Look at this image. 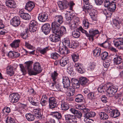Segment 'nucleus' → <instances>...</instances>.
Returning <instances> with one entry per match:
<instances>
[{
    "instance_id": "obj_1",
    "label": "nucleus",
    "mask_w": 123,
    "mask_h": 123,
    "mask_svg": "<svg viewBox=\"0 0 123 123\" xmlns=\"http://www.w3.org/2000/svg\"><path fill=\"white\" fill-rule=\"evenodd\" d=\"M51 30L52 33L55 34L50 35L49 38L51 41L54 43L60 41L61 37L66 31L65 27L62 26L60 27L59 25L56 22L52 23Z\"/></svg>"
},
{
    "instance_id": "obj_2",
    "label": "nucleus",
    "mask_w": 123,
    "mask_h": 123,
    "mask_svg": "<svg viewBox=\"0 0 123 123\" xmlns=\"http://www.w3.org/2000/svg\"><path fill=\"white\" fill-rule=\"evenodd\" d=\"M79 30L80 31L82 32L85 34L86 36L88 37V39L90 41L91 39L92 40V41L94 40V37L95 35L98 34L99 33V31L97 30H90L89 31V34L87 32L86 30H84L81 26L79 28Z\"/></svg>"
},
{
    "instance_id": "obj_3",
    "label": "nucleus",
    "mask_w": 123,
    "mask_h": 123,
    "mask_svg": "<svg viewBox=\"0 0 123 123\" xmlns=\"http://www.w3.org/2000/svg\"><path fill=\"white\" fill-rule=\"evenodd\" d=\"M116 8L115 3L112 1L111 4L110 6L108 8L107 10L105 9L103 11V13L106 17H110L112 15V12L115 11Z\"/></svg>"
},
{
    "instance_id": "obj_4",
    "label": "nucleus",
    "mask_w": 123,
    "mask_h": 123,
    "mask_svg": "<svg viewBox=\"0 0 123 123\" xmlns=\"http://www.w3.org/2000/svg\"><path fill=\"white\" fill-rule=\"evenodd\" d=\"M105 110L106 112L109 114L111 117L113 118H116L120 115V113L118 110L112 109L109 107H106Z\"/></svg>"
},
{
    "instance_id": "obj_5",
    "label": "nucleus",
    "mask_w": 123,
    "mask_h": 123,
    "mask_svg": "<svg viewBox=\"0 0 123 123\" xmlns=\"http://www.w3.org/2000/svg\"><path fill=\"white\" fill-rule=\"evenodd\" d=\"M34 71L32 70L30 75H36L42 71L40 64L38 62L35 63L33 65Z\"/></svg>"
},
{
    "instance_id": "obj_6",
    "label": "nucleus",
    "mask_w": 123,
    "mask_h": 123,
    "mask_svg": "<svg viewBox=\"0 0 123 123\" xmlns=\"http://www.w3.org/2000/svg\"><path fill=\"white\" fill-rule=\"evenodd\" d=\"M90 110L87 108H84L82 110V113H84V117L85 118L88 119L90 117H94L96 115V113L94 112L90 111Z\"/></svg>"
},
{
    "instance_id": "obj_7",
    "label": "nucleus",
    "mask_w": 123,
    "mask_h": 123,
    "mask_svg": "<svg viewBox=\"0 0 123 123\" xmlns=\"http://www.w3.org/2000/svg\"><path fill=\"white\" fill-rule=\"evenodd\" d=\"M65 120L67 123H77V119L75 116L70 114L65 115Z\"/></svg>"
},
{
    "instance_id": "obj_8",
    "label": "nucleus",
    "mask_w": 123,
    "mask_h": 123,
    "mask_svg": "<svg viewBox=\"0 0 123 123\" xmlns=\"http://www.w3.org/2000/svg\"><path fill=\"white\" fill-rule=\"evenodd\" d=\"M118 89L117 86H110L107 90V93L110 97H112L117 92Z\"/></svg>"
},
{
    "instance_id": "obj_9",
    "label": "nucleus",
    "mask_w": 123,
    "mask_h": 123,
    "mask_svg": "<svg viewBox=\"0 0 123 123\" xmlns=\"http://www.w3.org/2000/svg\"><path fill=\"white\" fill-rule=\"evenodd\" d=\"M20 96L17 93L12 94L9 96V100L11 103H16L19 100Z\"/></svg>"
},
{
    "instance_id": "obj_10",
    "label": "nucleus",
    "mask_w": 123,
    "mask_h": 123,
    "mask_svg": "<svg viewBox=\"0 0 123 123\" xmlns=\"http://www.w3.org/2000/svg\"><path fill=\"white\" fill-rule=\"evenodd\" d=\"M49 106L50 108L52 109L58 106V103L56 99L54 97H50L49 99Z\"/></svg>"
},
{
    "instance_id": "obj_11",
    "label": "nucleus",
    "mask_w": 123,
    "mask_h": 123,
    "mask_svg": "<svg viewBox=\"0 0 123 123\" xmlns=\"http://www.w3.org/2000/svg\"><path fill=\"white\" fill-rule=\"evenodd\" d=\"M113 55L114 56L113 61L115 65H118L122 62V57L118 54H114Z\"/></svg>"
},
{
    "instance_id": "obj_12",
    "label": "nucleus",
    "mask_w": 123,
    "mask_h": 123,
    "mask_svg": "<svg viewBox=\"0 0 123 123\" xmlns=\"http://www.w3.org/2000/svg\"><path fill=\"white\" fill-rule=\"evenodd\" d=\"M69 111L75 115L74 116L76 117L81 119L82 117V113L79 110H77L75 108H71L69 110Z\"/></svg>"
},
{
    "instance_id": "obj_13",
    "label": "nucleus",
    "mask_w": 123,
    "mask_h": 123,
    "mask_svg": "<svg viewBox=\"0 0 123 123\" xmlns=\"http://www.w3.org/2000/svg\"><path fill=\"white\" fill-rule=\"evenodd\" d=\"M20 18L18 16H15L11 20V23L14 27H17L20 23Z\"/></svg>"
},
{
    "instance_id": "obj_14",
    "label": "nucleus",
    "mask_w": 123,
    "mask_h": 123,
    "mask_svg": "<svg viewBox=\"0 0 123 123\" xmlns=\"http://www.w3.org/2000/svg\"><path fill=\"white\" fill-rule=\"evenodd\" d=\"M42 31L45 35H47L49 33L51 28L49 24L48 23L44 24L42 27Z\"/></svg>"
},
{
    "instance_id": "obj_15",
    "label": "nucleus",
    "mask_w": 123,
    "mask_h": 123,
    "mask_svg": "<svg viewBox=\"0 0 123 123\" xmlns=\"http://www.w3.org/2000/svg\"><path fill=\"white\" fill-rule=\"evenodd\" d=\"M6 4L10 8H15L16 7V3L14 0H6Z\"/></svg>"
},
{
    "instance_id": "obj_16",
    "label": "nucleus",
    "mask_w": 123,
    "mask_h": 123,
    "mask_svg": "<svg viewBox=\"0 0 123 123\" xmlns=\"http://www.w3.org/2000/svg\"><path fill=\"white\" fill-rule=\"evenodd\" d=\"M33 114L34 116L37 119H41L43 117V114L41 113L40 109H34L33 110Z\"/></svg>"
},
{
    "instance_id": "obj_17",
    "label": "nucleus",
    "mask_w": 123,
    "mask_h": 123,
    "mask_svg": "<svg viewBox=\"0 0 123 123\" xmlns=\"http://www.w3.org/2000/svg\"><path fill=\"white\" fill-rule=\"evenodd\" d=\"M38 19L40 22H44L48 19V15L46 13H40L39 14L38 16Z\"/></svg>"
},
{
    "instance_id": "obj_18",
    "label": "nucleus",
    "mask_w": 123,
    "mask_h": 123,
    "mask_svg": "<svg viewBox=\"0 0 123 123\" xmlns=\"http://www.w3.org/2000/svg\"><path fill=\"white\" fill-rule=\"evenodd\" d=\"M62 83L64 87L67 88L70 85V82L68 77L63 76L62 78Z\"/></svg>"
},
{
    "instance_id": "obj_19",
    "label": "nucleus",
    "mask_w": 123,
    "mask_h": 123,
    "mask_svg": "<svg viewBox=\"0 0 123 123\" xmlns=\"http://www.w3.org/2000/svg\"><path fill=\"white\" fill-rule=\"evenodd\" d=\"M19 14L20 17L24 19L29 20L30 19V15L27 13H25L22 10L19 11Z\"/></svg>"
},
{
    "instance_id": "obj_20",
    "label": "nucleus",
    "mask_w": 123,
    "mask_h": 123,
    "mask_svg": "<svg viewBox=\"0 0 123 123\" xmlns=\"http://www.w3.org/2000/svg\"><path fill=\"white\" fill-rule=\"evenodd\" d=\"M33 62L29 61L25 62V67L27 69L29 75H30L32 71V65Z\"/></svg>"
},
{
    "instance_id": "obj_21",
    "label": "nucleus",
    "mask_w": 123,
    "mask_h": 123,
    "mask_svg": "<svg viewBox=\"0 0 123 123\" xmlns=\"http://www.w3.org/2000/svg\"><path fill=\"white\" fill-rule=\"evenodd\" d=\"M35 6L34 3L31 1L28 2L25 7V9L29 12L31 11Z\"/></svg>"
},
{
    "instance_id": "obj_22",
    "label": "nucleus",
    "mask_w": 123,
    "mask_h": 123,
    "mask_svg": "<svg viewBox=\"0 0 123 123\" xmlns=\"http://www.w3.org/2000/svg\"><path fill=\"white\" fill-rule=\"evenodd\" d=\"M89 12L92 19L94 20H96V11L93 9H91L89 11H87Z\"/></svg>"
},
{
    "instance_id": "obj_23",
    "label": "nucleus",
    "mask_w": 123,
    "mask_h": 123,
    "mask_svg": "<svg viewBox=\"0 0 123 123\" xmlns=\"http://www.w3.org/2000/svg\"><path fill=\"white\" fill-rule=\"evenodd\" d=\"M55 21L60 26V25L62 24L63 22V19L62 16L61 15H57L55 17Z\"/></svg>"
},
{
    "instance_id": "obj_24",
    "label": "nucleus",
    "mask_w": 123,
    "mask_h": 123,
    "mask_svg": "<svg viewBox=\"0 0 123 123\" xmlns=\"http://www.w3.org/2000/svg\"><path fill=\"white\" fill-rule=\"evenodd\" d=\"M59 51L61 55H67L69 52L66 46H65L63 48L60 47L59 49Z\"/></svg>"
},
{
    "instance_id": "obj_25",
    "label": "nucleus",
    "mask_w": 123,
    "mask_h": 123,
    "mask_svg": "<svg viewBox=\"0 0 123 123\" xmlns=\"http://www.w3.org/2000/svg\"><path fill=\"white\" fill-rule=\"evenodd\" d=\"M69 63L68 59L67 57L62 58L60 61V63L61 66L64 67Z\"/></svg>"
},
{
    "instance_id": "obj_26",
    "label": "nucleus",
    "mask_w": 123,
    "mask_h": 123,
    "mask_svg": "<svg viewBox=\"0 0 123 123\" xmlns=\"http://www.w3.org/2000/svg\"><path fill=\"white\" fill-rule=\"evenodd\" d=\"M51 86L53 88L54 91H55L59 90L61 87V86L60 84H59L58 82L56 81H53V82L52 83Z\"/></svg>"
},
{
    "instance_id": "obj_27",
    "label": "nucleus",
    "mask_w": 123,
    "mask_h": 123,
    "mask_svg": "<svg viewBox=\"0 0 123 123\" xmlns=\"http://www.w3.org/2000/svg\"><path fill=\"white\" fill-rule=\"evenodd\" d=\"M75 101L78 103L82 102L85 100L84 97L81 94L77 95L75 97Z\"/></svg>"
},
{
    "instance_id": "obj_28",
    "label": "nucleus",
    "mask_w": 123,
    "mask_h": 123,
    "mask_svg": "<svg viewBox=\"0 0 123 123\" xmlns=\"http://www.w3.org/2000/svg\"><path fill=\"white\" fill-rule=\"evenodd\" d=\"M82 64L79 63H75L74 67L76 68V70L78 72L82 74L84 73L83 71L82 70Z\"/></svg>"
},
{
    "instance_id": "obj_29",
    "label": "nucleus",
    "mask_w": 123,
    "mask_h": 123,
    "mask_svg": "<svg viewBox=\"0 0 123 123\" xmlns=\"http://www.w3.org/2000/svg\"><path fill=\"white\" fill-rule=\"evenodd\" d=\"M71 80L73 87L76 88H79L80 83L78 80L72 78Z\"/></svg>"
},
{
    "instance_id": "obj_30",
    "label": "nucleus",
    "mask_w": 123,
    "mask_h": 123,
    "mask_svg": "<svg viewBox=\"0 0 123 123\" xmlns=\"http://www.w3.org/2000/svg\"><path fill=\"white\" fill-rule=\"evenodd\" d=\"M107 86L105 85L101 84L100 85L98 89L99 92L100 93L104 92L107 90Z\"/></svg>"
},
{
    "instance_id": "obj_31",
    "label": "nucleus",
    "mask_w": 123,
    "mask_h": 123,
    "mask_svg": "<svg viewBox=\"0 0 123 123\" xmlns=\"http://www.w3.org/2000/svg\"><path fill=\"white\" fill-rule=\"evenodd\" d=\"M69 107V105L67 103L63 101H62L61 108L62 110L66 111L68 110Z\"/></svg>"
},
{
    "instance_id": "obj_32",
    "label": "nucleus",
    "mask_w": 123,
    "mask_h": 123,
    "mask_svg": "<svg viewBox=\"0 0 123 123\" xmlns=\"http://www.w3.org/2000/svg\"><path fill=\"white\" fill-rule=\"evenodd\" d=\"M118 18L117 19H114L113 21V26L115 28H117L118 29L119 28V25L121 22L119 21Z\"/></svg>"
},
{
    "instance_id": "obj_33",
    "label": "nucleus",
    "mask_w": 123,
    "mask_h": 123,
    "mask_svg": "<svg viewBox=\"0 0 123 123\" xmlns=\"http://www.w3.org/2000/svg\"><path fill=\"white\" fill-rule=\"evenodd\" d=\"M20 41V39L15 40L10 44V45L12 48L18 47Z\"/></svg>"
},
{
    "instance_id": "obj_34",
    "label": "nucleus",
    "mask_w": 123,
    "mask_h": 123,
    "mask_svg": "<svg viewBox=\"0 0 123 123\" xmlns=\"http://www.w3.org/2000/svg\"><path fill=\"white\" fill-rule=\"evenodd\" d=\"M25 117L27 120L29 121H32L34 120V116L31 113L26 114L25 115Z\"/></svg>"
},
{
    "instance_id": "obj_35",
    "label": "nucleus",
    "mask_w": 123,
    "mask_h": 123,
    "mask_svg": "<svg viewBox=\"0 0 123 123\" xmlns=\"http://www.w3.org/2000/svg\"><path fill=\"white\" fill-rule=\"evenodd\" d=\"M100 119L102 120H106L109 117L108 115L104 112H100L99 113Z\"/></svg>"
},
{
    "instance_id": "obj_36",
    "label": "nucleus",
    "mask_w": 123,
    "mask_h": 123,
    "mask_svg": "<svg viewBox=\"0 0 123 123\" xmlns=\"http://www.w3.org/2000/svg\"><path fill=\"white\" fill-rule=\"evenodd\" d=\"M13 67L11 65L8 66L7 68V73L10 76H12L14 74L13 71Z\"/></svg>"
},
{
    "instance_id": "obj_37",
    "label": "nucleus",
    "mask_w": 123,
    "mask_h": 123,
    "mask_svg": "<svg viewBox=\"0 0 123 123\" xmlns=\"http://www.w3.org/2000/svg\"><path fill=\"white\" fill-rule=\"evenodd\" d=\"M69 26L71 29H74L77 27L78 25L77 22L75 21H70L69 22Z\"/></svg>"
},
{
    "instance_id": "obj_38",
    "label": "nucleus",
    "mask_w": 123,
    "mask_h": 123,
    "mask_svg": "<svg viewBox=\"0 0 123 123\" xmlns=\"http://www.w3.org/2000/svg\"><path fill=\"white\" fill-rule=\"evenodd\" d=\"M50 49L49 46L46 47H45L42 49L40 48H38L37 50L41 54L44 55L46 54L47 52Z\"/></svg>"
},
{
    "instance_id": "obj_39",
    "label": "nucleus",
    "mask_w": 123,
    "mask_h": 123,
    "mask_svg": "<svg viewBox=\"0 0 123 123\" xmlns=\"http://www.w3.org/2000/svg\"><path fill=\"white\" fill-rule=\"evenodd\" d=\"M79 81L80 84L82 86H84L86 85L88 81L87 79L84 77H80L79 78Z\"/></svg>"
},
{
    "instance_id": "obj_40",
    "label": "nucleus",
    "mask_w": 123,
    "mask_h": 123,
    "mask_svg": "<svg viewBox=\"0 0 123 123\" xmlns=\"http://www.w3.org/2000/svg\"><path fill=\"white\" fill-rule=\"evenodd\" d=\"M101 51V49L97 47L93 51L94 55L96 57H98L100 56Z\"/></svg>"
},
{
    "instance_id": "obj_41",
    "label": "nucleus",
    "mask_w": 123,
    "mask_h": 123,
    "mask_svg": "<svg viewBox=\"0 0 123 123\" xmlns=\"http://www.w3.org/2000/svg\"><path fill=\"white\" fill-rule=\"evenodd\" d=\"M79 46L78 43L75 41H73L70 42L68 47L71 48L73 49L76 48Z\"/></svg>"
},
{
    "instance_id": "obj_42",
    "label": "nucleus",
    "mask_w": 123,
    "mask_h": 123,
    "mask_svg": "<svg viewBox=\"0 0 123 123\" xmlns=\"http://www.w3.org/2000/svg\"><path fill=\"white\" fill-rule=\"evenodd\" d=\"M114 44L119 49H123V43L120 42L119 41H117L115 42Z\"/></svg>"
},
{
    "instance_id": "obj_43",
    "label": "nucleus",
    "mask_w": 123,
    "mask_h": 123,
    "mask_svg": "<svg viewBox=\"0 0 123 123\" xmlns=\"http://www.w3.org/2000/svg\"><path fill=\"white\" fill-rule=\"evenodd\" d=\"M75 88L73 87H70L69 90L68 92H67V95L70 96L74 95L75 93Z\"/></svg>"
},
{
    "instance_id": "obj_44",
    "label": "nucleus",
    "mask_w": 123,
    "mask_h": 123,
    "mask_svg": "<svg viewBox=\"0 0 123 123\" xmlns=\"http://www.w3.org/2000/svg\"><path fill=\"white\" fill-rule=\"evenodd\" d=\"M72 35L74 38H78L80 36V32L77 30H74L72 32Z\"/></svg>"
},
{
    "instance_id": "obj_45",
    "label": "nucleus",
    "mask_w": 123,
    "mask_h": 123,
    "mask_svg": "<svg viewBox=\"0 0 123 123\" xmlns=\"http://www.w3.org/2000/svg\"><path fill=\"white\" fill-rule=\"evenodd\" d=\"M84 4L83 8L84 9L87 10L88 11L91 9L92 7V6L88 2H84Z\"/></svg>"
},
{
    "instance_id": "obj_46",
    "label": "nucleus",
    "mask_w": 123,
    "mask_h": 123,
    "mask_svg": "<svg viewBox=\"0 0 123 123\" xmlns=\"http://www.w3.org/2000/svg\"><path fill=\"white\" fill-rule=\"evenodd\" d=\"M101 56L102 60H105L108 58V53L106 51L104 52L101 54Z\"/></svg>"
},
{
    "instance_id": "obj_47",
    "label": "nucleus",
    "mask_w": 123,
    "mask_h": 123,
    "mask_svg": "<svg viewBox=\"0 0 123 123\" xmlns=\"http://www.w3.org/2000/svg\"><path fill=\"white\" fill-rule=\"evenodd\" d=\"M58 74L57 71H54V72L51 73V77L53 81H56L57 78Z\"/></svg>"
},
{
    "instance_id": "obj_48",
    "label": "nucleus",
    "mask_w": 123,
    "mask_h": 123,
    "mask_svg": "<svg viewBox=\"0 0 123 123\" xmlns=\"http://www.w3.org/2000/svg\"><path fill=\"white\" fill-rule=\"evenodd\" d=\"M50 55L51 58L55 60L57 59L60 56V55L56 52L51 53Z\"/></svg>"
},
{
    "instance_id": "obj_49",
    "label": "nucleus",
    "mask_w": 123,
    "mask_h": 123,
    "mask_svg": "<svg viewBox=\"0 0 123 123\" xmlns=\"http://www.w3.org/2000/svg\"><path fill=\"white\" fill-rule=\"evenodd\" d=\"M63 43L66 47L68 46L70 42L69 38L68 37H65L63 40Z\"/></svg>"
},
{
    "instance_id": "obj_50",
    "label": "nucleus",
    "mask_w": 123,
    "mask_h": 123,
    "mask_svg": "<svg viewBox=\"0 0 123 123\" xmlns=\"http://www.w3.org/2000/svg\"><path fill=\"white\" fill-rule=\"evenodd\" d=\"M29 100L30 102L33 105L36 106H38L39 105V103L38 100H32L31 98V99L29 98Z\"/></svg>"
},
{
    "instance_id": "obj_51",
    "label": "nucleus",
    "mask_w": 123,
    "mask_h": 123,
    "mask_svg": "<svg viewBox=\"0 0 123 123\" xmlns=\"http://www.w3.org/2000/svg\"><path fill=\"white\" fill-rule=\"evenodd\" d=\"M28 31V29L26 28L25 29V31L21 33V36L22 38L24 39H25L27 37V32Z\"/></svg>"
},
{
    "instance_id": "obj_52",
    "label": "nucleus",
    "mask_w": 123,
    "mask_h": 123,
    "mask_svg": "<svg viewBox=\"0 0 123 123\" xmlns=\"http://www.w3.org/2000/svg\"><path fill=\"white\" fill-rule=\"evenodd\" d=\"M122 95L121 93H117L114 96V98L116 99L118 102H120L122 99Z\"/></svg>"
},
{
    "instance_id": "obj_53",
    "label": "nucleus",
    "mask_w": 123,
    "mask_h": 123,
    "mask_svg": "<svg viewBox=\"0 0 123 123\" xmlns=\"http://www.w3.org/2000/svg\"><path fill=\"white\" fill-rule=\"evenodd\" d=\"M71 12H67V13L65 14V17L66 19L67 20L71 21L72 17L71 14L70 13Z\"/></svg>"
},
{
    "instance_id": "obj_54",
    "label": "nucleus",
    "mask_w": 123,
    "mask_h": 123,
    "mask_svg": "<svg viewBox=\"0 0 123 123\" xmlns=\"http://www.w3.org/2000/svg\"><path fill=\"white\" fill-rule=\"evenodd\" d=\"M54 114L53 115L54 117H55L58 120L60 119L62 117V116L61 113L57 112H54Z\"/></svg>"
},
{
    "instance_id": "obj_55",
    "label": "nucleus",
    "mask_w": 123,
    "mask_h": 123,
    "mask_svg": "<svg viewBox=\"0 0 123 123\" xmlns=\"http://www.w3.org/2000/svg\"><path fill=\"white\" fill-rule=\"evenodd\" d=\"M83 27L85 29H87L88 28L89 26V23L88 21L87 20H84L83 21Z\"/></svg>"
},
{
    "instance_id": "obj_56",
    "label": "nucleus",
    "mask_w": 123,
    "mask_h": 123,
    "mask_svg": "<svg viewBox=\"0 0 123 123\" xmlns=\"http://www.w3.org/2000/svg\"><path fill=\"white\" fill-rule=\"evenodd\" d=\"M15 119L11 117H8L7 120H6V123H15Z\"/></svg>"
},
{
    "instance_id": "obj_57",
    "label": "nucleus",
    "mask_w": 123,
    "mask_h": 123,
    "mask_svg": "<svg viewBox=\"0 0 123 123\" xmlns=\"http://www.w3.org/2000/svg\"><path fill=\"white\" fill-rule=\"evenodd\" d=\"M37 27V26H29V30L31 32H34L36 31Z\"/></svg>"
},
{
    "instance_id": "obj_58",
    "label": "nucleus",
    "mask_w": 123,
    "mask_h": 123,
    "mask_svg": "<svg viewBox=\"0 0 123 123\" xmlns=\"http://www.w3.org/2000/svg\"><path fill=\"white\" fill-rule=\"evenodd\" d=\"M20 67V70L21 71L23 75H25L26 74V70L24 67V66L22 64H19Z\"/></svg>"
},
{
    "instance_id": "obj_59",
    "label": "nucleus",
    "mask_w": 123,
    "mask_h": 123,
    "mask_svg": "<svg viewBox=\"0 0 123 123\" xmlns=\"http://www.w3.org/2000/svg\"><path fill=\"white\" fill-rule=\"evenodd\" d=\"M62 2L64 6V8L65 9H67L69 3L66 0H64Z\"/></svg>"
},
{
    "instance_id": "obj_60",
    "label": "nucleus",
    "mask_w": 123,
    "mask_h": 123,
    "mask_svg": "<svg viewBox=\"0 0 123 123\" xmlns=\"http://www.w3.org/2000/svg\"><path fill=\"white\" fill-rule=\"evenodd\" d=\"M94 95V93L93 92L89 93L88 95V97L90 100L94 99L95 98Z\"/></svg>"
},
{
    "instance_id": "obj_61",
    "label": "nucleus",
    "mask_w": 123,
    "mask_h": 123,
    "mask_svg": "<svg viewBox=\"0 0 123 123\" xmlns=\"http://www.w3.org/2000/svg\"><path fill=\"white\" fill-rule=\"evenodd\" d=\"M37 25L38 23L36 21L32 20L30 22L29 26H37Z\"/></svg>"
},
{
    "instance_id": "obj_62",
    "label": "nucleus",
    "mask_w": 123,
    "mask_h": 123,
    "mask_svg": "<svg viewBox=\"0 0 123 123\" xmlns=\"http://www.w3.org/2000/svg\"><path fill=\"white\" fill-rule=\"evenodd\" d=\"M57 3L59 7L61 10H63L64 9L63 4L62 1H59Z\"/></svg>"
},
{
    "instance_id": "obj_63",
    "label": "nucleus",
    "mask_w": 123,
    "mask_h": 123,
    "mask_svg": "<svg viewBox=\"0 0 123 123\" xmlns=\"http://www.w3.org/2000/svg\"><path fill=\"white\" fill-rule=\"evenodd\" d=\"M72 56L73 60L74 62H76L79 59V57L78 55L74 54L72 55Z\"/></svg>"
},
{
    "instance_id": "obj_64",
    "label": "nucleus",
    "mask_w": 123,
    "mask_h": 123,
    "mask_svg": "<svg viewBox=\"0 0 123 123\" xmlns=\"http://www.w3.org/2000/svg\"><path fill=\"white\" fill-rule=\"evenodd\" d=\"M40 103L42 106H45L47 104V100L43 99H41Z\"/></svg>"
}]
</instances>
